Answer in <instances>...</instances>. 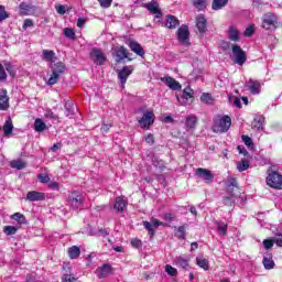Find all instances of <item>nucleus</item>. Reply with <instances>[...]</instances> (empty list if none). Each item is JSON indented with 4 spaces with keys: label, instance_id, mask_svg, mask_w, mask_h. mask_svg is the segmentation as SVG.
<instances>
[{
    "label": "nucleus",
    "instance_id": "1",
    "mask_svg": "<svg viewBox=\"0 0 282 282\" xmlns=\"http://www.w3.org/2000/svg\"><path fill=\"white\" fill-rule=\"evenodd\" d=\"M213 122L212 130L214 133H228L232 127V119L228 115H216Z\"/></svg>",
    "mask_w": 282,
    "mask_h": 282
},
{
    "label": "nucleus",
    "instance_id": "2",
    "mask_svg": "<svg viewBox=\"0 0 282 282\" xmlns=\"http://www.w3.org/2000/svg\"><path fill=\"white\" fill-rule=\"evenodd\" d=\"M267 186L275 191H282V174L269 167L265 177Z\"/></svg>",
    "mask_w": 282,
    "mask_h": 282
},
{
    "label": "nucleus",
    "instance_id": "3",
    "mask_svg": "<svg viewBox=\"0 0 282 282\" xmlns=\"http://www.w3.org/2000/svg\"><path fill=\"white\" fill-rule=\"evenodd\" d=\"M67 204L73 210H78V208H83L85 204V196H83V193L73 189L68 194Z\"/></svg>",
    "mask_w": 282,
    "mask_h": 282
},
{
    "label": "nucleus",
    "instance_id": "4",
    "mask_svg": "<svg viewBox=\"0 0 282 282\" xmlns=\"http://www.w3.org/2000/svg\"><path fill=\"white\" fill-rule=\"evenodd\" d=\"M261 28L263 30H276L279 28V17L272 12L264 13Z\"/></svg>",
    "mask_w": 282,
    "mask_h": 282
},
{
    "label": "nucleus",
    "instance_id": "5",
    "mask_svg": "<svg viewBox=\"0 0 282 282\" xmlns=\"http://www.w3.org/2000/svg\"><path fill=\"white\" fill-rule=\"evenodd\" d=\"M155 122V113L147 110L141 118L138 119L139 127L148 131Z\"/></svg>",
    "mask_w": 282,
    "mask_h": 282
},
{
    "label": "nucleus",
    "instance_id": "6",
    "mask_svg": "<svg viewBox=\"0 0 282 282\" xmlns=\"http://www.w3.org/2000/svg\"><path fill=\"white\" fill-rule=\"evenodd\" d=\"M90 59L95 65H98L99 67H102L107 63V55L102 50L98 47H93L90 51Z\"/></svg>",
    "mask_w": 282,
    "mask_h": 282
},
{
    "label": "nucleus",
    "instance_id": "7",
    "mask_svg": "<svg viewBox=\"0 0 282 282\" xmlns=\"http://www.w3.org/2000/svg\"><path fill=\"white\" fill-rule=\"evenodd\" d=\"M231 51L235 56L234 62L236 63V65L243 66L246 61H248V55L246 54V51H243V48H241V46L237 44H234L231 46Z\"/></svg>",
    "mask_w": 282,
    "mask_h": 282
},
{
    "label": "nucleus",
    "instance_id": "8",
    "mask_svg": "<svg viewBox=\"0 0 282 282\" xmlns=\"http://www.w3.org/2000/svg\"><path fill=\"white\" fill-rule=\"evenodd\" d=\"M131 53H129V50L124 47L123 45L121 46H115L112 48V56L116 61V63H122L124 58H128V61H132L129 56Z\"/></svg>",
    "mask_w": 282,
    "mask_h": 282
},
{
    "label": "nucleus",
    "instance_id": "9",
    "mask_svg": "<svg viewBox=\"0 0 282 282\" xmlns=\"http://www.w3.org/2000/svg\"><path fill=\"white\" fill-rule=\"evenodd\" d=\"M133 74V65L123 66L122 69L118 70V79L121 83L122 89H124V85H127V80H129V76Z\"/></svg>",
    "mask_w": 282,
    "mask_h": 282
},
{
    "label": "nucleus",
    "instance_id": "10",
    "mask_svg": "<svg viewBox=\"0 0 282 282\" xmlns=\"http://www.w3.org/2000/svg\"><path fill=\"white\" fill-rule=\"evenodd\" d=\"M159 226H169V224L160 221L158 218L152 219V224L149 220L143 221V228L148 230L150 237H155V228Z\"/></svg>",
    "mask_w": 282,
    "mask_h": 282
},
{
    "label": "nucleus",
    "instance_id": "11",
    "mask_svg": "<svg viewBox=\"0 0 282 282\" xmlns=\"http://www.w3.org/2000/svg\"><path fill=\"white\" fill-rule=\"evenodd\" d=\"M196 175L205 181V184H213V181L215 180V174L208 169L198 167L196 170Z\"/></svg>",
    "mask_w": 282,
    "mask_h": 282
},
{
    "label": "nucleus",
    "instance_id": "12",
    "mask_svg": "<svg viewBox=\"0 0 282 282\" xmlns=\"http://www.w3.org/2000/svg\"><path fill=\"white\" fill-rule=\"evenodd\" d=\"M177 39L180 41V43L186 44L188 43L189 39H191V31H188V25L186 24H182L177 31Z\"/></svg>",
    "mask_w": 282,
    "mask_h": 282
},
{
    "label": "nucleus",
    "instance_id": "13",
    "mask_svg": "<svg viewBox=\"0 0 282 282\" xmlns=\"http://www.w3.org/2000/svg\"><path fill=\"white\" fill-rule=\"evenodd\" d=\"M113 272V268L109 263H104L101 267L97 268L95 274L98 279H107L108 274Z\"/></svg>",
    "mask_w": 282,
    "mask_h": 282
},
{
    "label": "nucleus",
    "instance_id": "14",
    "mask_svg": "<svg viewBox=\"0 0 282 282\" xmlns=\"http://www.w3.org/2000/svg\"><path fill=\"white\" fill-rule=\"evenodd\" d=\"M161 82L164 83L166 87H169L173 91H180V89H182V84H180V82L175 80V78L171 76L162 77Z\"/></svg>",
    "mask_w": 282,
    "mask_h": 282
},
{
    "label": "nucleus",
    "instance_id": "15",
    "mask_svg": "<svg viewBox=\"0 0 282 282\" xmlns=\"http://www.w3.org/2000/svg\"><path fill=\"white\" fill-rule=\"evenodd\" d=\"M19 10L21 17H30L31 14H34L36 7L28 2H21L19 4Z\"/></svg>",
    "mask_w": 282,
    "mask_h": 282
},
{
    "label": "nucleus",
    "instance_id": "16",
    "mask_svg": "<svg viewBox=\"0 0 282 282\" xmlns=\"http://www.w3.org/2000/svg\"><path fill=\"white\" fill-rule=\"evenodd\" d=\"M26 202H43L45 200V193L37 192V191H31L26 194Z\"/></svg>",
    "mask_w": 282,
    "mask_h": 282
},
{
    "label": "nucleus",
    "instance_id": "17",
    "mask_svg": "<svg viewBox=\"0 0 282 282\" xmlns=\"http://www.w3.org/2000/svg\"><path fill=\"white\" fill-rule=\"evenodd\" d=\"M10 107V97H8V89L3 88L0 95V111H6Z\"/></svg>",
    "mask_w": 282,
    "mask_h": 282
},
{
    "label": "nucleus",
    "instance_id": "18",
    "mask_svg": "<svg viewBox=\"0 0 282 282\" xmlns=\"http://www.w3.org/2000/svg\"><path fill=\"white\" fill-rule=\"evenodd\" d=\"M227 34L229 41H232L234 43L241 42V32L237 30V26H229Z\"/></svg>",
    "mask_w": 282,
    "mask_h": 282
},
{
    "label": "nucleus",
    "instance_id": "19",
    "mask_svg": "<svg viewBox=\"0 0 282 282\" xmlns=\"http://www.w3.org/2000/svg\"><path fill=\"white\" fill-rule=\"evenodd\" d=\"M128 45H129L131 52L137 54V56L144 57V54H147L144 52V48L142 47V45L140 43H138L137 41H130Z\"/></svg>",
    "mask_w": 282,
    "mask_h": 282
},
{
    "label": "nucleus",
    "instance_id": "20",
    "mask_svg": "<svg viewBox=\"0 0 282 282\" xmlns=\"http://www.w3.org/2000/svg\"><path fill=\"white\" fill-rule=\"evenodd\" d=\"M180 25V20L175 15H166L165 18V28L167 30H175V28H178Z\"/></svg>",
    "mask_w": 282,
    "mask_h": 282
},
{
    "label": "nucleus",
    "instance_id": "21",
    "mask_svg": "<svg viewBox=\"0 0 282 282\" xmlns=\"http://www.w3.org/2000/svg\"><path fill=\"white\" fill-rule=\"evenodd\" d=\"M147 10L152 12V14H156V19H162V10H160V4L158 2H149L145 4Z\"/></svg>",
    "mask_w": 282,
    "mask_h": 282
},
{
    "label": "nucleus",
    "instance_id": "22",
    "mask_svg": "<svg viewBox=\"0 0 282 282\" xmlns=\"http://www.w3.org/2000/svg\"><path fill=\"white\" fill-rule=\"evenodd\" d=\"M207 23L208 22L206 21V18L203 14L197 15V18H196V28H197L199 34H205Z\"/></svg>",
    "mask_w": 282,
    "mask_h": 282
},
{
    "label": "nucleus",
    "instance_id": "23",
    "mask_svg": "<svg viewBox=\"0 0 282 282\" xmlns=\"http://www.w3.org/2000/svg\"><path fill=\"white\" fill-rule=\"evenodd\" d=\"M50 68L53 73L55 74H65V69H67V67L65 66V63L63 62H52L50 64Z\"/></svg>",
    "mask_w": 282,
    "mask_h": 282
},
{
    "label": "nucleus",
    "instance_id": "24",
    "mask_svg": "<svg viewBox=\"0 0 282 282\" xmlns=\"http://www.w3.org/2000/svg\"><path fill=\"white\" fill-rule=\"evenodd\" d=\"M249 91L252 96H257V94H261V82L249 79Z\"/></svg>",
    "mask_w": 282,
    "mask_h": 282
},
{
    "label": "nucleus",
    "instance_id": "25",
    "mask_svg": "<svg viewBox=\"0 0 282 282\" xmlns=\"http://www.w3.org/2000/svg\"><path fill=\"white\" fill-rule=\"evenodd\" d=\"M235 188H239V183L237 182V178L230 177L227 184V193L231 197H235Z\"/></svg>",
    "mask_w": 282,
    "mask_h": 282
},
{
    "label": "nucleus",
    "instance_id": "26",
    "mask_svg": "<svg viewBox=\"0 0 282 282\" xmlns=\"http://www.w3.org/2000/svg\"><path fill=\"white\" fill-rule=\"evenodd\" d=\"M124 208H127V200L122 197H117L115 199L113 210L117 213H124Z\"/></svg>",
    "mask_w": 282,
    "mask_h": 282
},
{
    "label": "nucleus",
    "instance_id": "27",
    "mask_svg": "<svg viewBox=\"0 0 282 282\" xmlns=\"http://www.w3.org/2000/svg\"><path fill=\"white\" fill-rule=\"evenodd\" d=\"M228 6V0H213L212 10L219 11L224 10Z\"/></svg>",
    "mask_w": 282,
    "mask_h": 282
},
{
    "label": "nucleus",
    "instance_id": "28",
    "mask_svg": "<svg viewBox=\"0 0 282 282\" xmlns=\"http://www.w3.org/2000/svg\"><path fill=\"white\" fill-rule=\"evenodd\" d=\"M185 126L187 127V129H195V127H197V116H187L185 119Z\"/></svg>",
    "mask_w": 282,
    "mask_h": 282
},
{
    "label": "nucleus",
    "instance_id": "29",
    "mask_svg": "<svg viewBox=\"0 0 282 282\" xmlns=\"http://www.w3.org/2000/svg\"><path fill=\"white\" fill-rule=\"evenodd\" d=\"M11 219H13V221H17L20 226L28 224V218H25V215L21 213L12 214Z\"/></svg>",
    "mask_w": 282,
    "mask_h": 282
},
{
    "label": "nucleus",
    "instance_id": "30",
    "mask_svg": "<svg viewBox=\"0 0 282 282\" xmlns=\"http://www.w3.org/2000/svg\"><path fill=\"white\" fill-rule=\"evenodd\" d=\"M265 270H274V260H272V254L265 256L262 260Z\"/></svg>",
    "mask_w": 282,
    "mask_h": 282
},
{
    "label": "nucleus",
    "instance_id": "31",
    "mask_svg": "<svg viewBox=\"0 0 282 282\" xmlns=\"http://www.w3.org/2000/svg\"><path fill=\"white\" fill-rule=\"evenodd\" d=\"M10 166L11 169H17V171H23V169L28 166V163H25L23 160H12L10 162Z\"/></svg>",
    "mask_w": 282,
    "mask_h": 282
},
{
    "label": "nucleus",
    "instance_id": "32",
    "mask_svg": "<svg viewBox=\"0 0 282 282\" xmlns=\"http://www.w3.org/2000/svg\"><path fill=\"white\" fill-rule=\"evenodd\" d=\"M67 254L69 259H78V257H80V248H78V246H73L67 249Z\"/></svg>",
    "mask_w": 282,
    "mask_h": 282
},
{
    "label": "nucleus",
    "instance_id": "33",
    "mask_svg": "<svg viewBox=\"0 0 282 282\" xmlns=\"http://www.w3.org/2000/svg\"><path fill=\"white\" fill-rule=\"evenodd\" d=\"M216 228L223 237H226L228 235V224L224 221H217L216 223Z\"/></svg>",
    "mask_w": 282,
    "mask_h": 282
},
{
    "label": "nucleus",
    "instance_id": "34",
    "mask_svg": "<svg viewBox=\"0 0 282 282\" xmlns=\"http://www.w3.org/2000/svg\"><path fill=\"white\" fill-rule=\"evenodd\" d=\"M176 263H177L178 268H182L183 270H188V265L191 263V258L178 257L176 259Z\"/></svg>",
    "mask_w": 282,
    "mask_h": 282
},
{
    "label": "nucleus",
    "instance_id": "35",
    "mask_svg": "<svg viewBox=\"0 0 282 282\" xmlns=\"http://www.w3.org/2000/svg\"><path fill=\"white\" fill-rule=\"evenodd\" d=\"M250 169V161L247 159H242L241 162L237 164V170L239 173H243V171H248Z\"/></svg>",
    "mask_w": 282,
    "mask_h": 282
},
{
    "label": "nucleus",
    "instance_id": "36",
    "mask_svg": "<svg viewBox=\"0 0 282 282\" xmlns=\"http://www.w3.org/2000/svg\"><path fill=\"white\" fill-rule=\"evenodd\" d=\"M44 129H47V126L44 123L43 119H35L34 121V130L37 133H42Z\"/></svg>",
    "mask_w": 282,
    "mask_h": 282
},
{
    "label": "nucleus",
    "instance_id": "37",
    "mask_svg": "<svg viewBox=\"0 0 282 282\" xmlns=\"http://www.w3.org/2000/svg\"><path fill=\"white\" fill-rule=\"evenodd\" d=\"M54 56H56V53L52 50H43L42 51L43 61H54Z\"/></svg>",
    "mask_w": 282,
    "mask_h": 282
},
{
    "label": "nucleus",
    "instance_id": "38",
    "mask_svg": "<svg viewBox=\"0 0 282 282\" xmlns=\"http://www.w3.org/2000/svg\"><path fill=\"white\" fill-rule=\"evenodd\" d=\"M196 263L203 270H209L210 269V264L208 263V259H206V258H196Z\"/></svg>",
    "mask_w": 282,
    "mask_h": 282
},
{
    "label": "nucleus",
    "instance_id": "39",
    "mask_svg": "<svg viewBox=\"0 0 282 282\" xmlns=\"http://www.w3.org/2000/svg\"><path fill=\"white\" fill-rule=\"evenodd\" d=\"M200 100L205 104V105H214L215 102V98H213V95L208 94V93H204L200 96Z\"/></svg>",
    "mask_w": 282,
    "mask_h": 282
},
{
    "label": "nucleus",
    "instance_id": "40",
    "mask_svg": "<svg viewBox=\"0 0 282 282\" xmlns=\"http://www.w3.org/2000/svg\"><path fill=\"white\" fill-rule=\"evenodd\" d=\"M192 3L199 12H202V10H206V0H192Z\"/></svg>",
    "mask_w": 282,
    "mask_h": 282
},
{
    "label": "nucleus",
    "instance_id": "41",
    "mask_svg": "<svg viewBox=\"0 0 282 282\" xmlns=\"http://www.w3.org/2000/svg\"><path fill=\"white\" fill-rule=\"evenodd\" d=\"M174 230H177L178 235L177 239H186V225H182L180 227H174Z\"/></svg>",
    "mask_w": 282,
    "mask_h": 282
},
{
    "label": "nucleus",
    "instance_id": "42",
    "mask_svg": "<svg viewBox=\"0 0 282 282\" xmlns=\"http://www.w3.org/2000/svg\"><path fill=\"white\" fill-rule=\"evenodd\" d=\"M18 230H19V228H17L14 226H10V225L3 227V232H4V235H7V237L17 235Z\"/></svg>",
    "mask_w": 282,
    "mask_h": 282
},
{
    "label": "nucleus",
    "instance_id": "43",
    "mask_svg": "<svg viewBox=\"0 0 282 282\" xmlns=\"http://www.w3.org/2000/svg\"><path fill=\"white\" fill-rule=\"evenodd\" d=\"M64 36H66V39H70V41H76V31L72 28H66L64 29Z\"/></svg>",
    "mask_w": 282,
    "mask_h": 282
},
{
    "label": "nucleus",
    "instance_id": "44",
    "mask_svg": "<svg viewBox=\"0 0 282 282\" xmlns=\"http://www.w3.org/2000/svg\"><path fill=\"white\" fill-rule=\"evenodd\" d=\"M4 135H10L14 129V126L12 124V120L6 121L3 126Z\"/></svg>",
    "mask_w": 282,
    "mask_h": 282
},
{
    "label": "nucleus",
    "instance_id": "45",
    "mask_svg": "<svg viewBox=\"0 0 282 282\" xmlns=\"http://www.w3.org/2000/svg\"><path fill=\"white\" fill-rule=\"evenodd\" d=\"M61 80V75L58 73L52 72L51 77L48 78L47 85H56Z\"/></svg>",
    "mask_w": 282,
    "mask_h": 282
},
{
    "label": "nucleus",
    "instance_id": "46",
    "mask_svg": "<svg viewBox=\"0 0 282 282\" xmlns=\"http://www.w3.org/2000/svg\"><path fill=\"white\" fill-rule=\"evenodd\" d=\"M241 139H242V142H245L246 147H248L249 149H254V142L252 141V138H250L249 135L242 134Z\"/></svg>",
    "mask_w": 282,
    "mask_h": 282
},
{
    "label": "nucleus",
    "instance_id": "47",
    "mask_svg": "<svg viewBox=\"0 0 282 282\" xmlns=\"http://www.w3.org/2000/svg\"><path fill=\"white\" fill-rule=\"evenodd\" d=\"M66 118H69V116H74V106L70 102L65 104V112Z\"/></svg>",
    "mask_w": 282,
    "mask_h": 282
},
{
    "label": "nucleus",
    "instance_id": "48",
    "mask_svg": "<svg viewBox=\"0 0 282 282\" xmlns=\"http://www.w3.org/2000/svg\"><path fill=\"white\" fill-rule=\"evenodd\" d=\"M263 122H265V118H263L262 116L256 117L253 121V127L256 129H261V127H263Z\"/></svg>",
    "mask_w": 282,
    "mask_h": 282
},
{
    "label": "nucleus",
    "instance_id": "49",
    "mask_svg": "<svg viewBox=\"0 0 282 282\" xmlns=\"http://www.w3.org/2000/svg\"><path fill=\"white\" fill-rule=\"evenodd\" d=\"M262 243H263L265 250H272V248L274 247V240H273V238L264 239V240L262 241Z\"/></svg>",
    "mask_w": 282,
    "mask_h": 282
},
{
    "label": "nucleus",
    "instance_id": "50",
    "mask_svg": "<svg viewBox=\"0 0 282 282\" xmlns=\"http://www.w3.org/2000/svg\"><path fill=\"white\" fill-rule=\"evenodd\" d=\"M165 272H167L170 276H177V269L171 267V264L165 265Z\"/></svg>",
    "mask_w": 282,
    "mask_h": 282
},
{
    "label": "nucleus",
    "instance_id": "51",
    "mask_svg": "<svg viewBox=\"0 0 282 282\" xmlns=\"http://www.w3.org/2000/svg\"><path fill=\"white\" fill-rule=\"evenodd\" d=\"M254 35V25L249 24L245 30L243 36L250 37Z\"/></svg>",
    "mask_w": 282,
    "mask_h": 282
},
{
    "label": "nucleus",
    "instance_id": "52",
    "mask_svg": "<svg viewBox=\"0 0 282 282\" xmlns=\"http://www.w3.org/2000/svg\"><path fill=\"white\" fill-rule=\"evenodd\" d=\"M232 197L235 196H225V206H227L228 208H232L235 206V199H232Z\"/></svg>",
    "mask_w": 282,
    "mask_h": 282
},
{
    "label": "nucleus",
    "instance_id": "53",
    "mask_svg": "<svg viewBox=\"0 0 282 282\" xmlns=\"http://www.w3.org/2000/svg\"><path fill=\"white\" fill-rule=\"evenodd\" d=\"M272 239H273V243H275L278 246V248H282V234L281 232L275 234V237Z\"/></svg>",
    "mask_w": 282,
    "mask_h": 282
},
{
    "label": "nucleus",
    "instance_id": "54",
    "mask_svg": "<svg viewBox=\"0 0 282 282\" xmlns=\"http://www.w3.org/2000/svg\"><path fill=\"white\" fill-rule=\"evenodd\" d=\"M193 89H191V88H185L184 90H183V98L185 99V100H189V98H193Z\"/></svg>",
    "mask_w": 282,
    "mask_h": 282
},
{
    "label": "nucleus",
    "instance_id": "55",
    "mask_svg": "<svg viewBox=\"0 0 282 282\" xmlns=\"http://www.w3.org/2000/svg\"><path fill=\"white\" fill-rule=\"evenodd\" d=\"M4 67H6V69H7V72H8V74L10 75V76H12V78H14V76H15V72H14V66H12V64H10V63H7V64H4Z\"/></svg>",
    "mask_w": 282,
    "mask_h": 282
},
{
    "label": "nucleus",
    "instance_id": "56",
    "mask_svg": "<svg viewBox=\"0 0 282 282\" xmlns=\"http://www.w3.org/2000/svg\"><path fill=\"white\" fill-rule=\"evenodd\" d=\"M55 10H56L57 14H62L63 15V14L67 13V9L63 4H56L55 6Z\"/></svg>",
    "mask_w": 282,
    "mask_h": 282
},
{
    "label": "nucleus",
    "instance_id": "57",
    "mask_svg": "<svg viewBox=\"0 0 282 282\" xmlns=\"http://www.w3.org/2000/svg\"><path fill=\"white\" fill-rule=\"evenodd\" d=\"M101 8H111V3H113V0H98Z\"/></svg>",
    "mask_w": 282,
    "mask_h": 282
},
{
    "label": "nucleus",
    "instance_id": "58",
    "mask_svg": "<svg viewBox=\"0 0 282 282\" xmlns=\"http://www.w3.org/2000/svg\"><path fill=\"white\" fill-rule=\"evenodd\" d=\"M28 28H34V21L32 19H25L22 25V30H26Z\"/></svg>",
    "mask_w": 282,
    "mask_h": 282
},
{
    "label": "nucleus",
    "instance_id": "59",
    "mask_svg": "<svg viewBox=\"0 0 282 282\" xmlns=\"http://www.w3.org/2000/svg\"><path fill=\"white\" fill-rule=\"evenodd\" d=\"M37 178L41 184H47V182H50V176L47 174H39Z\"/></svg>",
    "mask_w": 282,
    "mask_h": 282
},
{
    "label": "nucleus",
    "instance_id": "60",
    "mask_svg": "<svg viewBox=\"0 0 282 282\" xmlns=\"http://www.w3.org/2000/svg\"><path fill=\"white\" fill-rule=\"evenodd\" d=\"M44 118H50L51 120H58V115L54 113L52 110L45 112Z\"/></svg>",
    "mask_w": 282,
    "mask_h": 282
},
{
    "label": "nucleus",
    "instance_id": "61",
    "mask_svg": "<svg viewBox=\"0 0 282 282\" xmlns=\"http://www.w3.org/2000/svg\"><path fill=\"white\" fill-rule=\"evenodd\" d=\"M145 142H147V144H150V145L155 144V137L153 135V133H149L145 137Z\"/></svg>",
    "mask_w": 282,
    "mask_h": 282
},
{
    "label": "nucleus",
    "instance_id": "62",
    "mask_svg": "<svg viewBox=\"0 0 282 282\" xmlns=\"http://www.w3.org/2000/svg\"><path fill=\"white\" fill-rule=\"evenodd\" d=\"M130 243H131L132 248H141L142 247V240H140L138 238H133Z\"/></svg>",
    "mask_w": 282,
    "mask_h": 282
},
{
    "label": "nucleus",
    "instance_id": "63",
    "mask_svg": "<svg viewBox=\"0 0 282 282\" xmlns=\"http://www.w3.org/2000/svg\"><path fill=\"white\" fill-rule=\"evenodd\" d=\"M163 219L165 221H175V214L166 213L163 215Z\"/></svg>",
    "mask_w": 282,
    "mask_h": 282
},
{
    "label": "nucleus",
    "instance_id": "64",
    "mask_svg": "<svg viewBox=\"0 0 282 282\" xmlns=\"http://www.w3.org/2000/svg\"><path fill=\"white\" fill-rule=\"evenodd\" d=\"M76 279L72 274H64L62 276V282H74Z\"/></svg>",
    "mask_w": 282,
    "mask_h": 282
}]
</instances>
